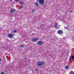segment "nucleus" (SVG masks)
I'll list each match as a JSON object with an SVG mask.
<instances>
[{"mask_svg":"<svg viewBox=\"0 0 74 74\" xmlns=\"http://www.w3.org/2000/svg\"><path fill=\"white\" fill-rule=\"evenodd\" d=\"M70 12L71 13V12H72V11H71V10H70Z\"/></svg>","mask_w":74,"mask_h":74,"instance_id":"obj_20","label":"nucleus"},{"mask_svg":"<svg viewBox=\"0 0 74 74\" xmlns=\"http://www.w3.org/2000/svg\"><path fill=\"white\" fill-rule=\"evenodd\" d=\"M8 36L10 38H12V35L11 34H8Z\"/></svg>","mask_w":74,"mask_h":74,"instance_id":"obj_4","label":"nucleus"},{"mask_svg":"<svg viewBox=\"0 0 74 74\" xmlns=\"http://www.w3.org/2000/svg\"><path fill=\"white\" fill-rule=\"evenodd\" d=\"M23 45H21V48H23Z\"/></svg>","mask_w":74,"mask_h":74,"instance_id":"obj_17","label":"nucleus"},{"mask_svg":"<svg viewBox=\"0 0 74 74\" xmlns=\"http://www.w3.org/2000/svg\"><path fill=\"white\" fill-rule=\"evenodd\" d=\"M44 62H42L39 61L37 63V64L38 66H41L43 65Z\"/></svg>","mask_w":74,"mask_h":74,"instance_id":"obj_1","label":"nucleus"},{"mask_svg":"<svg viewBox=\"0 0 74 74\" xmlns=\"http://www.w3.org/2000/svg\"><path fill=\"white\" fill-rule=\"evenodd\" d=\"M39 2L40 4H43L44 3V0H39Z\"/></svg>","mask_w":74,"mask_h":74,"instance_id":"obj_3","label":"nucleus"},{"mask_svg":"<svg viewBox=\"0 0 74 74\" xmlns=\"http://www.w3.org/2000/svg\"><path fill=\"white\" fill-rule=\"evenodd\" d=\"M73 59H74V56H73L71 57H70V60H73Z\"/></svg>","mask_w":74,"mask_h":74,"instance_id":"obj_7","label":"nucleus"},{"mask_svg":"<svg viewBox=\"0 0 74 74\" xmlns=\"http://www.w3.org/2000/svg\"><path fill=\"white\" fill-rule=\"evenodd\" d=\"M73 62H74V60H73Z\"/></svg>","mask_w":74,"mask_h":74,"instance_id":"obj_25","label":"nucleus"},{"mask_svg":"<svg viewBox=\"0 0 74 74\" xmlns=\"http://www.w3.org/2000/svg\"><path fill=\"white\" fill-rule=\"evenodd\" d=\"M32 12H35V10H32Z\"/></svg>","mask_w":74,"mask_h":74,"instance_id":"obj_15","label":"nucleus"},{"mask_svg":"<svg viewBox=\"0 0 74 74\" xmlns=\"http://www.w3.org/2000/svg\"><path fill=\"white\" fill-rule=\"evenodd\" d=\"M1 74H4V73L3 72H2L1 73Z\"/></svg>","mask_w":74,"mask_h":74,"instance_id":"obj_18","label":"nucleus"},{"mask_svg":"<svg viewBox=\"0 0 74 74\" xmlns=\"http://www.w3.org/2000/svg\"><path fill=\"white\" fill-rule=\"evenodd\" d=\"M15 1H19V0H15Z\"/></svg>","mask_w":74,"mask_h":74,"instance_id":"obj_21","label":"nucleus"},{"mask_svg":"<svg viewBox=\"0 0 74 74\" xmlns=\"http://www.w3.org/2000/svg\"><path fill=\"white\" fill-rule=\"evenodd\" d=\"M23 7V6H22V5H21L20 6V7Z\"/></svg>","mask_w":74,"mask_h":74,"instance_id":"obj_19","label":"nucleus"},{"mask_svg":"<svg viewBox=\"0 0 74 74\" xmlns=\"http://www.w3.org/2000/svg\"><path fill=\"white\" fill-rule=\"evenodd\" d=\"M26 42V43H27V41H26V42Z\"/></svg>","mask_w":74,"mask_h":74,"instance_id":"obj_23","label":"nucleus"},{"mask_svg":"<svg viewBox=\"0 0 74 74\" xmlns=\"http://www.w3.org/2000/svg\"><path fill=\"white\" fill-rule=\"evenodd\" d=\"M69 68V67L68 66H66L65 67V69H66V70H67V69H68Z\"/></svg>","mask_w":74,"mask_h":74,"instance_id":"obj_12","label":"nucleus"},{"mask_svg":"<svg viewBox=\"0 0 74 74\" xmlns=\"http://www.w3.org/2000/svg\"><path fill=\"white\" fill-rule=\"evenodd\" d=\"M19 3H20V4H21V5L23 4V1L20 2Z\"/></svg>","mask_w":74,"mask_h":74,"instance_id":"obj_11","label":"nucleus"},{"mask_svg":"<svg viewBox=\"0 0 74 74\" xmlns=\"http://www.w3.org/2000/svg\"><path fill=\"white\" fill-rule=\"evenodd\" d=\"M38 40V39L37 38H33L32 39V41H33V42H36Z\"/></svg>","mask_w":74,"mask_h":74,"instance_id":"obj_2","label":"nucleus"},{"mask_svg":"<svg viewBox=\"0 0 74 74\" xmlns=\"http://www.w3.org/2000/svg\"><path fill=\"white\" fill-rule=\"evenodd\" d=\"M74 72L73 71H71L70 72L69 74H74Z\"/></svg>","mask_w":74,"mask_h":74,"instance_id":"obj_8","label":"nucleus"},{"mask_svg":"<svg viewBox=\"0 0 74 74\" xmlns=\"http://www.w3.org/2000/svg\"><path fill=\"white\" fill-rule=\"evenodd\" d=\"M62 33L63 32L60 30H59L58 32V34H62Z\"/></svg>","mask_w":74,"mask_h":74,"instance_id":"obj_5","label":"nucleus"},{"mask_svg":"<svg viewBox=\"0 0 74 74\" xmlns=\"http://www.w3.org/2000/svg\"><path fill=\"white\" fill-rule=\"evenodd\" d=\"M15 11V10L14 9H11V12H12H12H14Z\"/></svg>","mask_w":74,"mask_h":74,"instance_id":"obj_9","label":"nucleus"},{"mask_svg":"<svg viewBox=\"0 0 74 74\" xmlns=\"http://www.w3.org/2000/svg\"><path fill=\"white\" fill-rule=\"evenodd\" d=\"M42 41H39V42H38V44L39 45H41L42 44Z\"/></svg>","mask_w":74,"mask_h":74,"instance_id":"obj_6","label":"nucleus"},{"mask_svg":"<svg viewBox=\"0 0 74 74\" xmlns=\"http://www.w3.org/2000/svg\"><path fill=\"white\" fill-rule=\"evenodd\" d=\"M64 28H66V29H68V28H67V27H65Z\"/></svg>","mask_w":74,"mask_h":74,"instance_id":"obj_16","label":"nucleus"},{"mask_svg":"<svg viewBox=\"0 0 74 74\" xmlns=\"http://www.w3.org/2000/svg\"><path fill=\"white\" fill-rule=\"evenodd\" d=\"M35 70H36V71H38V69H36Z\"/></svg>","mask_w":74,"mask_h":74,"instance_id":"obj_22","label":"nucleus"},{"mask_svg":"<svg viewBox=\"0 0 74 74\" xmlns=\"http://www.w3.org/2000/svg\"><path fill=\"white\" fill-rule=\"evenodd\" d=\"M35 4L36 7L38 6V4L37 3H35Z\"/></svg>","mask_w":74,"mask_h":74,"instance_id":"obj_10","label":"nucleus"},{"mask_svg":"<svg viewBox=\"0 0 74 74\" xmlns=\"http://www.w3.org/2000/svg\"><path fill=\"white\" fill-rule=\"evenodd\" d=\"M13 32L14 33H16V30H14Z\"/></svg>","mask_w":74,"mask_h":74,"instance_id":"obj_14","label":"nucleus"},{"mask_svg":"<svg viewBox=\"0 0 74 74\" xmlns=\"http://www.w3.org/2000/svg\"><path fill=\"white\" fill-rule=\"evenodd\" d=\"M32 35H34V34H32Z\"/></svg>","mask_w":74,"mask_h":74,"instance_id":"obj_24","label":"nucleus"},{"mask_svg":"<svg viewBox=\"0 0 74 74\" xmlns=\"http://www.w3.org/2000/svg\"><path fill=\"white\" fill-rule=\"evenodd\" d=\"M54 27H56V28H58V25H57V24L55 25Z\"/></svg>","mask_w":74,"mask_h":74,"instance_id":"obj_13","label":"nucleus"}]
</instances>
